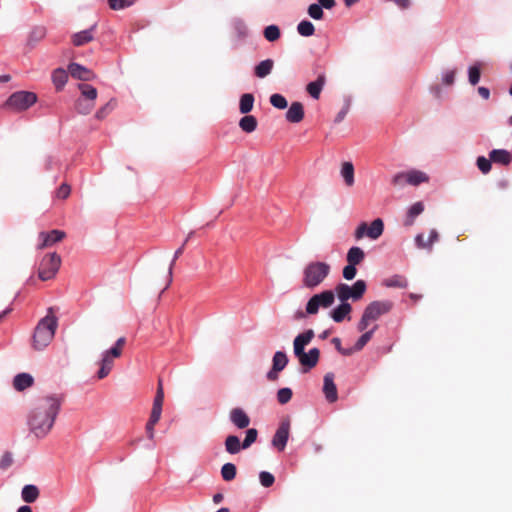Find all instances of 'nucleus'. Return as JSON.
<instances>
[{"label": "nucleus", "mask_w": 512, "mask_h": 512, "mask_svg": "<svg viewBox=\"0 0 512 512\" xmlns=\"http://www.w3.org/2000/svg\"><path fill=\"white\" fill-rule=\"evenodd\" d=\"M61 402L62 399L58 396H45L35 403L28 416V425L36 437L43 438L51 431Z\"/></svg>", "instance_id": "1"}, {"label": "nucleus", "mask_w": 512, "mask_h": 512, "mask_svg": "<svg viewBox=\"0 0 512 512\" xmlns=\"http://www.w3.org/2000/svg\"><path fill=\"white\" fill-rule=\"evenodd\" d=\"M331 273V265L325 261H310L302 270L301 286L307 290H315L322 285Z\"/></svg>", "instance_id": "2"}, {"label": "nucleus", "mask_w": 512, "mask_h": 512, "mask_svg": "<svg viewBox=\"0 0 512 512\" xmlns=\"http://www.w3.org/2000/svg\"><path fill=\"white\" fill-rule=\"evenodd\" d=\"M314 338V331L312 329L297 335L293 341L294 355L297 357L299 363L304 367L305 371L314 368L320 357V350L312 348L309 352H305V346L308 345Z\"/></svg>", "instance_id": "3"}, {"label": "nucleus", "mask_w": 512, "mask_h": 512, "mask_svg": "<svg viewBox=\"0 0 512 512\" xmlns=\"http://www.w3.org/2000/svg\"><path fill=\"white\" fill-rule=\"evenodd\" d=\"M57 327V318L53 315L52 308H49L48 314L38 322L34 329L32 347L38 351L45 349L53 340Z\"/></svg>", "instance_id": "4"}, {"label": "nucleus", "mask_w": 512, "mask_h": 512, "mask_svg": "<svg viewBox=\"0 0 512 512\" xmlns=\"http://www.w3.org/2000/svg\"><path fill=\"white\" fill-rule=\"evenodd\" d=\"M393 307L391 301H373L365 308L362 317L357 324L358 331L362 332L368 329L371 321L378 320L382 315L388 313Z\"/></svg>", "instance_id": "5"}, {"label": "nucleus", "mask_w": 512, "mask_h": 512, "mask_svg": "<svg viewBox=\"0 0 512 512\" xmlns=\"http://www.w3.org/2000/svg\"><path fill=\"white\" fill-rule=\"evenodd\" d=\"M367 285L364 280H357L352 286L345 283H340L335 287V294L341 302L348 303L349 299L354 301L360 300L365 291Z\"/></svg>", "instance_id": "6"}, {"label": "nucleus", "mask_w": 512, "mask_h": 512, "mask_svg": "<svg viewBox=\"0 0 512 512\" xmlns=\"http://www.w3.org/2000/svg\"><path fill=\"white\" fill-rule=\"evenodd\" d=\"M428 181L429 176L425 172L411 169L406 172H399L395 174L391 180V183L395 187H403L406 184L411 186H418L422 183H427Z\"/></svg>", "instance_id": "7"}, {"label": "nucleus", "mask_w": 512, "mask_h": 512, "mask_svg": "<svg viewBox=\"0 0 512 512\" xmlns=\"http://www.w3.org/2000/svg\"><path fill=\"white\" fill-rule=\"evenodd\" d=\"M164 401V391L162 387V381L159 380L157 392L153 401V406L150 414V418L146 424V433L149 439L154 438V427L161 418L162 406Z\"/></svg>", "instance_id": "8"}, {"label": "nucleus", "mask_w": 512, "mask_h": 512, "mask_svg": "<svg viewBox=\"0 0 512 512\" xmlns=\"http://www.w3.org/2000/svg\"><path fill=\"white\" fill-rule=\"evenodd\" d=\"M61 266V257L57 253H50L43 257L40 262L38 277L47 281L55 277Z\"/></svg>", "instance_id": "9"}, {"label": "nucleus", "mask_w": 512, "mask_h": 512, "mask_svg": "<svg viewBox=\"0 0 512 512\" xmlns=\"http://www.w3.org/2000/svg\"><path fill=\"white\" fill-rule=\"evenodd\" d=\"M335 301V293L332 290H325L314 294L306 304V313L317 314L320 308H329Z\"/></svg>", "instance_id": "10"}, {"label": "nucleus", "mask_w": 512, "mask_h": 512, "mask_svg": "<svg viewBox=\"0 0 512 512\" xmlns=\"http://www.w3.org/2000/svg\"><path fill=\"white\" fill-rule=\"evenodd\" d=\"M37 100V96L33 92L19 91L13 93L6 101V106L17 111L28 109Z\"/></svg>", "instance_id": "11"}, {"label": "nucleus", "mask_w": 512, "mask_h": 512, "mask_svg": "<svg viewBox=\"0 0 512 512\" xmlns=\"http://www.w3.org/2000/svg\"><path fill=\"white\" fill-rule=\"evenodd\" d=\"M384 231V223L380 218L372 221L370 226L366 222H362L355 230L354 236L356 240L362 239L364 236L372 240L378 239Z\"/></svg>", "instance_id": "12"}, {"label": "nucleus", "mask_w": 512, "mask_h": 512, "mask_svg": "<svg viewBox=\"0 0 512 512\" xmlns=\"http://www.w3.org/2000/svg\"><path fill=\"white\" fill-rule=\"evenodd\" d=\"M290 423L288 420L281 422L272 439V445L279 451H283L289 438Z\"/></svg>", "instance_id": "13"}, {"label": "nucleus", "mask_w": 512, "mask_h": 512, "mask_svg": "<svg viewBox=\"0 0 512 512\" xmlns=\"http://www.w3.org/2000/svg\"><path fill=\"white\" fill-rule=\"evenodd\" d=\"M68 72L70 75L75 78L82 81H90L93 80L96 75L93 71L90 69L78 64V63H71L68 66Z\"/></svg>", "instance_id": "14"}, {"label": "nucleus", "mask_w": 512, "mask_h": 512, "mask_svg": "<svg viewBox=\"0 0 512 512\" xmlns=\"http://www.w3.org/2000/svg\"><path fill=\"white\" fill-rule=\"evenodd\" d=\"M323 392L328 402L333 403L338 399L337 388L334 383V374L328 372L324 376Z\"/></svg>", "instance_id": "15"}, {"label": "nucleus", "mask_w": 512, "mask_h": 512, "mask_svg": "<svg viewBox=\"0 0 512 512\" xmlns=\"http://www.w3.org/2000/svg\"><path fill=\"white\" fill-rule=\"evenodd\" d=\"M66 234L61 230H52L48 233L41 232L39 237L42 239V242L39 244L38 249H44L49 247L57 242H60L65 238Z\"/></svg>", "instance_id": "16"}, {"label": "nucleus", "mask_w": 512, "mask_h": 512, "mask_svg": "<svg viewBox=\"0 0 512 512\" xmlns=\"http://www.w3.org/2000/svg\"><path fill=\"white\" fill-rule=\"evenodd\" d=\"M96 25H93L89 29L74 33L71 36V41L74 46L80 47L94 40V32Z\"/></svg>", "instance_id": "17"}, {"label": "nucleus", "mask_w": 512, "mask_h": 512, "mask_svg": "<svg viewBox=\"0 0 512 512\" xmlns=\"http://www.w3.org/2000/svg\"><path fill=\"white\" fill-rule=\"evenodd\" d=\"M231 422L239 429L247 428L250 424V418L241 408H233L230 411Z\"/></svg>", "instance_id": "18"}, {"label": "nucleus", "mask_w": 512, "mask_h": 512, "mask_svg": "<svg viewBox=\"0 0 512 512\" xmlns=\"http://www.w3.org/2000/svg\"><path fill=\"white\" fill-rule=\"evenodd\" d=\"M304 118V107L301 102H292L286 112V120L290 123H299Z\"/></svg>", "instance_id": "19"}, {"label": "nucleus", "mask_w": 512, "mask_h": 512, "mask_svg": "<svg viewBox=\"0 0 512 512\" xmlns=\"http://www.w3.org/2000/svg\"><path fill=\"white\" fill-rule=\"evenodd\" d=\"M354 165L350 161H345L341 165L340 174L347 187H352L355 183Z\"/></svg>", "instance_id": "20"}, {"label": "nucleus", "mask_w": 512, "mask_h": 512, "mask_svg": "<svg viewBox=\"0 0 512 512\" xmlns=\"http://www.w3.org/2000/svg\"><path fill=\"white\" fill-rule=\"evenodd\" d=\"M325 81H326L325 75L321 74L318 76V78L315 81L310 82L307 85L306 90L310 94L311 97H313L314 99H318L320 97V93L325 85Z\"/></svg>", "instance_id": "21"}, {"label": "nucleus", "mask_w": 512, "mask_h": 512, "mask_svg": "<svg viewBox=\"0 0 512 512\" xmlns=\"http://www.w3.org/2000/svg\"><path fill=\"white\" fill-rule=\"evenodd\" d=\"M424 211V204L422 202L414 203L407 211L404 220V226L410 227L414 224L415 219Z\"/></svg>", "instance_id": "22"}, {"label": "nucleus", "mask_w": 512, "mask_h": 512, "mask_svg": "<svg viewBox=\"0 0 512 512\" xmlns=\"http://www.w3.org/2000/svg\"><path fill=\"white\" fill-rule=\"evenodd\" d=\"M352 311L349 303L341 302L339 306L334 308L331 312V317L336 323L342 322Z\"/></svg>", "instance_id": "23"}, {"label": "nucleus", "mask_w": 512, "mask_h": 512, "mask_svg": "<svg viewBox=\"0 0 512 512\" xmlns=\"http://www.w3.org/2000/svg\"><path fill=\"white\" fill-rule=\"evenodd\" d=\"M489 157L492 162L499 163L502 165H508L511 160L512 156L511 154L504 149H494L490 152Z\"/></svg>", "instance_id": "24"}, {"label": "nucleus", "mask_w": 512, "mask_h": 512, "mask_svg": "<svg viewBox=\"0 0 512 512\" xmlns=\"http://www.w3.org/2000/svg\"><path fill=\"white\" fill-rule=\"evenodd\" d=\"M33 377L28 373H20L15 376L13 386L17 391H23L26 388L32 386Z\"/></svg>", "instance_id": "25"}, {"label": "nucleus", "mask_w": 512, "mask_h": 512, "mask_svg": "<svg viewBox=\"0 0 512 512\" xmlns=\"http://www.w3.org/2000/svg\"><path fill=\"white\" fill-rule=\"evenodd\" d=\"M365 258L364 251L357 246L351 247L346 255L347 263L352 265H359Z\"/></svg>", "instance_id": "26"}, {"label": "nucleus", "mask_w": 512, "mask_h": 512, "mask_svg": "<svg viewBox=\"0 0 512 512\" xmlns=\"http://www.w3.org/2000/svg\"><path fill=\"white\" fill-rule=\"evenodd\" d=\"M273 67L274 61L272 59L263 60L255 66V76L258 78H265L271 73Z\"/></svg>", "instance_id": "27"}, {"label": "nucleus", "mask_w": 512, "mask_h": 512, "mask_svg": "<svg viewBox=\"0 0 512 512\" xmlns=\"http://www.w3.org/2000/svg\"><path fill=\"white\" fill-rule=\"evenodd\" d=\"M113 359L114 358L108 354H103V358L100 362V369L97 373L98 379H103L108 376L113 367Z\"/></svg>", "instance_id": "28"}, {"label": "nucleus", "mask_w": 512, "mask_h": 512, "mask_svg": "<svg viewBox=\"0 0 512 512\" xmlns=\"http://www.w3.org/2000/svg\"><path fill=\"white\" fill-rule=\"evenodd\" d=\"M21 496L25 502L33 503L39 497V489L37 486L32 484L25 485L22 489Z\"/></svg>", "instance_id": "29"}, {"label": "nucleus", "mask_w": 512, "mask_h": 512, "mask_svg": "<svg viewBox=\"0 0 512 512\" xmlns=\"http://www.w3.org/2000/svg\"><path fill=\"white\" fill-rule=\"evenodd\" d=\"M239 121V127L246 133H252L256 130L258 122L257 119L252 115L244 114Z\"/></svg>", "instance_id": "30"}, {"label": "nucleus", "mask_w": 512, "mask_h": 512, "mask_svg": "<svg viewBox=\"0 0 512 512\" xmlns=\"http://www.w3.org/2000/svg\"><path fill=\"white\" fill-rule=\"evenodd\" d=\"M377 325H374V327L370 330L363 331L364 333L360 336V338L356 341V343L353 346V352H358L364 348V346L371 340L375 330L377 329Z\"/></svg>", "instance_id": "31"}, {"label": "nucleus", "mask_w": 512, "mask_h": 512, "mask_svg": "<svg viewBox=\"0 0 512 512\" xmlns=\"http://www.w3.org/2000/svg\"><path fill=\"white\" fill-rule=\"evenodd\" d=\"M254 96L251 93H245L240 97L239 111L242 114H248L254 105Z\"/></svg>", "instance_id": "32"}, {"label": "nucleus", "mask_w": 512, "mask_h": 512, "mask_svg": "<svg viewBox=\"0 0 512 512\" xmlns=\"http://www.w3.org/2000/svg\"><path fill=\"white\" fill-rule=\"evenodd\" d=\"M47 34V29L45 26H35L32 28V30L29 33L28 37V43L29 44H36L43 40Z\"/></svg>", "instance_id": "33"}, {"label": "nucleus", "mask_w": 512, "mask_h": 512, "mask_svg": "<svg viewBox=\"0 0 512 512\" xmlns=\"http://www.w3.org/2000/svg\"><path fill=\"white\" fill-rule=\"evenodd\" d=\"M242 448V443L235 435L227 436L225 440V449L230 454H237Z\"/></svg>", "instance_id": "34"}, {"label": "nucleus", "mask_w": 512, "mask_h": 512, "mask_svg": "<svg viewBox=\"0 0 512 512\" xmlns=\"http://www.w3.org/2000/svg\"><path fill=\"white\" fill-rule=\"evenodd\" d=\"M68 80V74L64 69L58 68L52 74V81L57 90H61Z\"/></svg>", "instance_id": "35"}, {"label": "nucleus", "mask_w": 512, "mask_h": 512, "mask_svg": "<svg viewBox=\"0 0 512 512\" xmlns=\"http://www.w3.org/2000/svg\"><path fill=\"white\" fill-rule=\"evenodd\" d=\"M78 88L81 92V95L83 97V99L87 100V101H91L92 103H94V101L96 100L97 98V90L96 88H94L93 86L89 85V84H79L78 85Z\"/></svg>", "instance_id": "36"}, {"label": "nucleus", "mask_w": 512, "mask_h": 512, "mask_svg": "<svg viewBox=\"0 0 512 512\" xmlns=\"http://www.w3.org/2000/svg\"><path fill=\"white\" fill-rule=\"evenodd\" d=\"M288 363L287 355L282 351H277L272 359V367L274 370L282 371Z\"/></svg>", "instance_id": "37"}, {"label": "nucleus", "mask_w": 512, "mask_h": 512, "mask_svg": "<svg viewBox=\"0 0 512 512\" xmlns=\"http://www.w3.org/2000/svg\"><path fill=\"white\" fill-rule=\"evenodd\" d=\"M297 31L301 36L309 37L314 34L315 27L312 22L303 20L298 24Z\"/></svg>", "instance_id": "38"}, {"label": "nucleus", "mask_w": 512, "mask_h": 512, "mask_svg": "<svg viewBox=\"0 0 512 512\" xmlns=\"http://www.w3.org/2000/svg\"><path fill=\"white\" fill-rule=\"evenodd\" d=\"M237 469L233 463H226L221 468V476L225 481H232L236 477Z\"/></svg>", "instance_id": "39"}, {"label": "nucleus", "mask_w": 512, "mask_h": 512, "mask_svg": "<svg viewBox=\"0 0 512 512\" xmlns=\"http://www.w3.org/2000/svg\"><path fill=\"white\" fill-rule=\"evenodd\" d=\"M263 35L266 40L274 42L280 38V29L276 25H269L264 29Z\"/></svg>", "instance_id": "40"}, {"label": "nucleus", "mask_w": 512, "mask_h": 512, "mask_svg": "<svg viewBox=\"0 0 512 512\" xmlns=\"http://www.w3.org/2000/svg\"><path fill=\"white\" fill-rule=\"evenodd\" d=\"M385 285L387 287H397V288H406L407 280L405 277L400 275H394L385 280Z\"/></svg>", "instance_id": "41"}, {"label": "nucleus", "mask_w": 512, "mask_h": 512, "mask_svg": "<svg viewBox=\"0 0 512 512\" xmlns=\"http://www.w3.org/2000/svg\"><path fill=\"white\" fill-rule=\"evenodd\" d=\"M75 108L78 113L85 115L92 111V109L94 108V103H92L91 101H87L83 98H80L76 101Z\"/></svg>", "instance_id": "42"}, {"label": "nucleus", "mask_w": 512, "mask_h": 512, "mask_svg": "<svg viewBox=\"0 0 512 512\" xmlns=\"http://www.w3.org/2000/svg\"><path fill=\"white\" fill-rule=\"evenodd\" d=\"M126 343V339L124 337H120L116 343L115 346L111 349L107 350L105 353L113 358H118L122 354V349Z\"/></svg>", "instance_id": "43"}, {"label": "nucleus", "mask_w": 512, "mask_h": 512, "mask_svg": "<svg viewBox=\"0 0 512 512\" xmlns=\"http://www.w3.org/2000/svg\"><path fill=\"white\" fill-rule=\"evenodd\" d=\"M270 103L277 109H285L288 106L286 98L278 93L272 94L270 96Z\"/></svg>", "instance_id": "44"}, {"label": "nucleus", "mask_w": 512, "mask_h": 512, "mask_svg": "<svg viewBox=\"0 0 512 512\" xmlns=\"http://www.w3.org/2000/svg\"><path fill=\"white\" fill-rule=\"evenodd\" d=\"M136 0H108V5L112 10H120L132 6Z\"/></svg>", "instance_id": "45"}, {"label": "nucleus", "mask_w": 512, "mask_h": 512, "mask_svg": "<svg viewBox=\"0 0 512 512\" xmlns=\"http://www.w3.org/2000/svg\"><path fill=\"white\" fill-rule=\"evenodd\" d=\"M258 432L255 428H250L246 431V437L242 442V448L247 449L250 447L257 439Z\"/></svg>", "instance_id": "46"}, {"label": "nucleus", "mask_w": 512, "mask_h": 512, "mask_svg": "<svg viewBox=\"0 0 512 512\" xmlns=\"http://www.w3.org/2000/svg\"><path fill=\"white\" fill-rule=\"evenodd\" d=\"M184 247H185V243H183L181 245V247H179L175 253H174V257L172 259V262L170 263V266H169V270H168V284L166 286V288L171 284L172 282V274H173V267L175 265V262L176 260L182 255L183 251H184Z\"/></svg>", "instance_id": "47"}, {"label": "nucleus", "mask_w": 512, "mask_h": 512, "mask_svg": "<svg viewBox=\"0 0 512 512\" xmlns=\"http://www.w3.org/2000/svg\"><path fill=\"white\" fill-rule=\"evenodd\" d=\"M308 14L311 18L315 20H321L324 16V12L322 7L319 4H311L308 7Z\"/></svg>", "instance_id": "48"}, {"label": "nucleus", "mask_w": 512, "mask_h": 512, "mask_svg": "<svg viewBox=\"0 0 512 512\" xmlns=\"http://www.w3.org/2000/svg\"><path fill=\"white\" fill-rule=\"evenodd\" d=\"M292 398V390L290 388H281L277 392V400L280 404L288 403Z\"/></svg>", "instance_id": "49"}, {"label": "nucleus", "mask_w": 512, "mask_h": 512, "mask_svg": "<svg viewBox=\"0 0 512 512\" xmlns=\"http://www.w3.org/2000/svg\"><path fill=\"white\" fill-rule=\"evenodd\" d=\"M491 159H487L484 156L477 158V167L483 174H487L491 170Z\"/></svg>", "instance_id": "50"}, {"label": "nucleus", "mask_w": 512, "mask_h": 512, "mask_svg": "<svg viewBox=\"0 0 512 512\" xmlns=\"http://www.w3.org/2000/svg\"><path fill=\"white\" fill-rule=\"evenodd\" d=\"M260 483L262 486L268 488L271 487L275 481L274 476L267 471H262L259 474Z\"/></svg>", "instance_id": "51"}, {"label": "nucleus", "mask_w": 512, "mask_h": 512, "mask_svg": "<svg viewBox=\"0 0 512 512\" xmlns=\"http://www.w3.org/2000/svg\"><path fill=\"white\" fill-rule=\"evenodd\" d=\"M480 68L478 66H471L469 68V82L476 85L480 80Z\"/></svg>", "instance_id": "52"}, {"label": "nucleus", "mask_w": 512, "mask_h": 512, "mask_svg": "<svg viewBox=\"0 0 512 512\" xmlns=\"http://www.w3.org/2000/svg\"><path fill=\"white\" fill-rule=\"evenodd\" d=\"M71 193V187L67 183H63L56 191V197L59 199H66Z\"/></svg>", "instance_id": "53"}, {"label": "nucleus", "mask_w": 512, "mask_h": 512, "mask_svg": "<svg viewBox=\"0 0 512 512\" xmlns=\"http://www.w3.org/2000/svg\"><path fill=\"white\" fill-rule=\"evenodd\" d=\"M356 273H357V270H356V266L355 265H352V264L348 263L343 268V277L346 280H352L356 276Z\"/></svg>", "instance_id": "54"}, {"label": "nucleus", "mask_w": 512, "mask_h": 512, "mask_svg": "<svg viewBox=\"0 0 512 512\" xmlns=\"http://www.w3.org/2000/svg\"><path fill=\"white\" fill-rule=\"evenodd\" d=\"M415 243H416L417 248H419V249H425L428 251H432L430 248V243H428V241L424 239L423 234H418L415 237Z\"/></svg>", "instance_id": "55"}, {"label": "nucleus", "mask_w": 512, "mask_h": 512, "mask_svg": "<svg viewBox=\"0 0 512 512\" xmlns=\"http://www.w3.org/2000/svg\"><path fill=\"white\" fill-rule=\"evenodd\" d=\"M12 462H13V458H12L11 453L6 452L5 454L2 455V457L0 459V468L7 469L8 467L11 466Z\"/></svg>", "instance_id": "56"}, {"label": "nucleus", "mask_w": 512, "mask_h": 512, "mask_svg": "<svg viewBox=\"0 0 512 512\" xmlns=\"http://www.w3.org/2000/svg\"><path fill=\"white\" fill-rule=\"evenodd\" d=\"M332 343L335 345V348L343 355H351L353 353V349H343L341 346V340L337 337L332 339Z\"/></svg>", "instance_id": "57"}, {"label": "nucleus", "mask_w": 512, "mask_h": 512, "mask_svg": "<svg viewBox=\"0 0 512 512\" xmlns=\"http://www.w3.org/2000/svg\"><path fill=\"white\" fill-rule=\"evenodd\" d=\"M455 74H456V71L455 70H451V71H448L444 74L443 76V83L446 84V85H452L454 83V80H455Z\"/></svg>", "instance_id": "58"}, {"label": "nucleus", "mask_w": 512, "mask_h": 512, "mask_svg": "<svg viewBox=\"0 0 512 512\" xmlns=\"http://www.w3.org/2000/svg\"><path fill=\"white\" fill-rule=\"evenodd\" d=\"M112 109L111 103H107L104 107L99 109L96 113L98 119H103L107 113Z\"/></svg>", "instance_id": "59"}, {"label": "nucleus", "mask_w": 512, "mask_h": 512, "mask_svg": "<svg viewBox=\"0 0 512 512\" xmlns=\"http://www.w3.org/2000/svg\"><path fill=\"white\" fill-rule=\"evenodd\" d=\"M348 110H349V106L348 105H345L339 112L338 114L336 115L335 119H334V122L335 123H340L341 121H343V119L346 117L347 113H348Z\"/></svg>", "instance_id": "60"}, {"label": "nucleus", "mask_w": 512, "mask_h": 512, "mask_svg": "<svg viewBox=\"0 0 512 512\" xmlns=\"http://www.w3.org/2000/svg\"><path fill=\"white\" fill-rule=\"evenodd\" d=\"M439 239V234L435 229L430 231L429 238L427 239L428 243H430V248L432 249L433 244L436 243Z\"/></svg>", "instance_id": "61"}, {"label": "nucleus", "mask_w": 512, "mask_h": 512, "mask_svg": "<svg viewBox=\"0 0 512 512\" xmlns=\"http://www.w3.org/2000/svg\"><path fill=\"white\" fill-rule=\"evenodd\" d=\"M335 4V0H319V5L325 9H332Z\"/></svg>", "instance_id": "62"}, {"label": "nucleus", "mask_w": 512, "mask_h": 512, "mask_svg": "<svg viewBox=\"0 0 512 512\" xmlns=\"http://www.w3.org/2000/svg\"><path fill=\"white\" fill-rule=\"evenodd\" d=\"M279 372H280L279 370H274V368L272 367V369L267 373V379L270 381L277 380Z\"/></svg>", "instance_id": "63"}, {"label": "nucleus", "mask_w": 512, "mask_h": 512, "mask_svg": "<svg viewBox=\"0 0 512 512\" xmlns=\"http://www.w3.org/2000/svg\"><path fill=\"white\" fill-rule=\"evenodd\" d=\"M478 93L483 99H488L490 97V91L486 87H479Z\"/></svg>", "instance_id": "64"}]
</instances>
